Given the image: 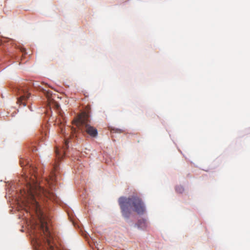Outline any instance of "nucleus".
<instances>
[{
  "instance_id": "nucleus-1",
  "label": "nucleus",
  "mask_w": 250,
  "mask_h": 250,
  "mask_svg": "<svg viewBox=\"0 0 250 250\" xmlns=\"http://www.w3.org/2000/svg\"><path fill=\"white\" fill-rule=\"evenodd\" d=\"M36 169V167L28 163H27L23 168V178L26 182V186L25 188L21 190V194L23 198V203L28 207L29 209L34 211L39 218V227L41 233L44 236L45 244L47 249L48 250H55L53 238L48 229V219L42 211L39 203L37 201V198H41L42 197L51 200L53 199L54 193L49 190L43 188L35 182L34 178L36 177L35 173Z\"/></svg>"
},
{
  "instance_id": "nucleus-2",
  "label": "nucleus",
  "mask_w": 250,
  "mask_h": 250,
  "mask_svg": "<svg viewBox=\"0 0 250 250\" xmlns=\"http://www.w3.org/2000/svg\"><path fill=\"white\" fill-rule=\"evenodd\" d=\"M123 215L128 218L131 214V209L139 214H142L145 211V207L142 199L136 195L128 198L121 197L118 200Z\"/></svg>"
},
{
  "instance_id": "nucleus-3",
  "label": "nucleus",
  "mask_w": 250,
  "mask_h": 250,
  "mask_svg": "<svg viewBox=\"0 0 250 250\" xmlns=\"http://www.w3.org/2000/svg\"><path fill=\"white\" fill-rule=\"evenodd\" d=\"M82 125V129L92 138H96L98 135L97 129L93 126L84 122H79L77 125Z\"/></svg>"
},
{
  "instance_id": "nucleus-4",
  "label": "nucleus",
  "mask_w": 250,
  "mask_h": 250,
  "mask_svg": "<svg viewBox=\"0 0 250 250\" xmlns=\"http://www.w3.org/2000/svg\"><path fill=\"white\" fill-rule=\"evenodd\" d=\"M20 97L18 99L17 103L23 106L26 105L25 101L29 98L30 94L28 93L27 88H19L18 91Z\"/></svg>"
},
{
  "instance_id": "nucleus-5",
  "label": "nucleus",
  "mask_w": 250,
  "mask_h": 250,
  "mask_svg": "<svg viewBox=\"0 0 250 250\" xmlns=\"http://www.w3.org/2000/svg\"><path fill=\"white\" fill-rule=\"evenodd\" d=\"M68 147L67 141H65V144L63 147V150H61L58 147H56L55 149V153L58 159H61L62 158L63 155L64 154V149H67Z\"/></svg>"
},
{
  "instance_id": "nucleus-6",
  "label": "nucleus",
  "mask_w": 250,
  "mask_h": 250,
  "mask_svg": "<svg viewBox=\"0 0 250 250\" xmlns=\"http://www.w3.org/2000/svg\"><path fill=\"white\" fill-rule=\"evenodd\" d=\"M175 190L177 192L182 193L184 191V188L182 186H177L175 188Z\"/></svg>"
},
{
  "instance_id": "nucleus-7",
  "label": "nucleus",
  "mask_w": 250,
  "mask_h": 250,
  "mask_svg": "<svg viewBox=\"0 0 250 250\" xmlns=\"http://www.w3.org/2000/svg\"><path fill=\"white\" fill-rule=\"evenodd\" d=\"M40 89H42L44 92H47V94H46V97H47L48 98V100H49L50 97V93L48 91V90H46V89H44L43 88H40Z\"/></svg>"
},
{
  "instance_id": "nucleus-8",
  "label": "nucleus",
  "mask_w": 250,
  "mask_h": 250,
  "mask_svg": "<svg viewBox=\"0 0 250 250\" xmlns=\"http://www.w3.org/2000/svg\"><path fill=\"white\" fill-rule=\"evenodd\" d=\"M143 223V224H144V226H146V221H145V220H143L142 221H139L138 222V227H140V226L141 225L140 224H141V223Z\"/></svg>"
},
{
  "instance_id": "nucleus-9",
  "label": "nucleus",
  "mask_w": 250,
  "mask_h": 250,
  "mask_svg": "<svg viewBox=\"0 0 250 250\" xmlns=\"http://www.w3.org/2000/svg\"><path fill=\"white\" fill-rule=\"evenodd\" d=\"M60 128L61 129V132L63 134L64 132H63V128H62V123H60Z\"/></svg>"
},
{
  "instance_id": "nucleus-10",
  "label": "nucleus",
  "mask_w": 250,
  "mask_h": 250,
  "mask_svg": "<svg viewBox=\"0 0 250 250\" xmlns=\"http://www.w3.org/2000/svg\"><path fill=\"white\" fill-rule=\"evenodd\" d=\"M55 106L57 109H59L60 108V105L57 103H55Z\"/></svg>"
},
{
  "instance_id": "nucleus-11",
  "label": "nucleus",
  "mask_w": 250,
  "mask_h": 250,
  "mask_svg": "<svg viewBox=\"0 0 250 250\" xmlns=\"http://www.w3.org/2000/svg\"><path fill=\"white\" fill-rule=\"evenodd\" d=\"M21 52L25 54V49L24 48H21Z\"/></svg>"
},
{
  "instance_id": "nucleus-12",
  "label": "nucleus",
  "mask_w": 250,
  "mask_h": 250,
  "mask_svg": "<svg viewBox=\"0 0 250 250\" xmlns=\"http://www.w3.org/2000/svg\"><path fill=\"white\" fill-rule=\"evenodd\" d=\"M20 163H21V167H24L23 164H22V162L21 161Z\"/></svg>"
},
{
  "instance_id": "nucleus-13",
  "label": "nucleus",
  "mask_w": 250,
  "mask_h": 250,
  "mask_svg": "<svg viewBox=\"0 0 250 250\" xmlns=\"http://www.w3.org/2000/svg\"><path fill=\"white\" fill-rule=\"evenodd\" d=\"M33 85H34L35 86H36V85H35V84H34V83L33 84Z\"/></svg>"
}]
</instances>
